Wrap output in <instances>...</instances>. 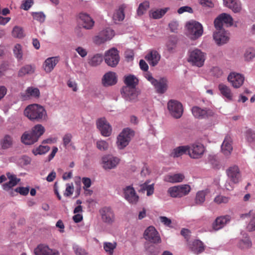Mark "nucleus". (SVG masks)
Wrapping results in <instances>:
<instances>
[{
	"label": "nucleus",
	"instance_id": "1",
	"mask_svg": "<svg viewBox=\"0 0 255 255\" xmlns=\"http://www.w3.org/2000/svg\"><path fill=\"white\" fill-rule=\"evenodd\" d=\"M24 115L30 121L40 123L46 121L47 119V112L44 107L33 104L27 106L23 112Z\"/></svg>",
	"mask_w": 255,
	"mask_h": 255
},
{
	"label": "nucleus",
	"instance_id": "2",
	"mask_svg": "<svg viewBox=\"0 0 255 255\" xmlns=\"http://www.w3.org/2000/svg\"><path fill=\"white\" fill-rule=\"evenodd\" d=\"M45 129L41 124H37L31 130L25 132L21 137L22 143L26 145H31L37 142L45 132Z\"/></svg>",
	"mask_w": 255,
	"mask_h": 255
},
{
	"label": "nucleus",
	"instance_id": "3",
	"mask_svg": "<svg viewBox=\"0 0 255 255\" xmlns=\"http://www.w3.org/2000/svg\"><path fill=\"white\" fill-rule=\"evenodd\" d=\"M7 179L8 181L2 185V188L4 191L13 195L16 192V189L14 188L16 186V175L10 172H7L5 175L0 176V184L6 181Z\"/></svg>",
	"mask_w": 255,
	"mask_h": 255
},
{
	"label": "nucleus",
	"instance_id": "4",
	"mask_svg": "<svg viewBox=\"0 0 255 255\" xmlns=\"http://www.w3.org/2000/svg\"><path fill=\"white\" fill-rule=\"evenodd\" d=\"M134 134L133 130L129 128L124 129L117 137V144L118 148L122 149L126 147Z\"/></svg>",
	"mask_w": 255,
	"mask_h": 255
},
{
	"label": "nucleus",
	"instance_id": "5",
	"mask_svg": "<svg viewBox=\"0 0 255 255\" xmlns=\"http://www.w3.org/2000/svg\"><path fill=\"white\" fill-rule=\"evenodd\" d=\"M190 190L191 187L189 185L183 184L170 187L167 192L173 198H180L188 194Z\"/></svg>",
	"mask_w": 255,
	"mask_h": 255
},
{
	"label": "nucleus",
	"instance_id": "6",
	"mask_svg": "<svg viewBox=\"0 0 255 255\" xmlns=\"http://www.w3.org/2000/svg\"><path fill=\"white\" fill-rule=\"evenodd\" d=\"M186 26L190 38L192 39L199 38L203 34L202 25L198 22L196 21H190L187 23Z\"/></svg>",
	"mask_w": 255,
	"mask_h": 255
},
{
	"label": "nucleus",
	"instance_id": "7",
	"mask_svg": "<svg viewBox=\"0 0 255 255\" xmlns=\"http://www.w3.org/2000/svg\"><path fill=\"white\" fill-rule=\"evenodd\" d=\"M167 108L170 115L175 119H179L183 114L182 105L176 100H169L167 103Z\"/></svg>",
	"mask_w": 255,
	"mask_h": 255
},
{
	"label": "nucleus",
	"instance_id": "8",
	"mask_svg": "<svg viewBox=\"0 0 255 255\" xmlns=\"http://www.w3.org/2000/svg\"><path fill=\"white\" fill-rule=\"evenodd\" d=\"M205 59L204 53L200 50L195 49L190 52L188 61L192 65L200 67L203 65Z\"/></svg>",
	"mask_w": 255,
	"mask_h": 255
},
{
	"label": "nucleus",
	"instance_id": "9",
	"mask_svg": "<svg viewBox=\"0 0 255 255\" xmlns=\"http://www.w3.org/2000/svg\"><path fill=\"white\" fill-rule=\"evenodd\" d=\"M115 35L114 31L110 28H107L100 31L99 34L94 37V42L100 45L111 40Z\"/></svg>",
	"mask_w": 255,
	"mask_h": 255
},
{
	"label": "nucleus",
	"instance_id": "10",
	"mask_svg": "<svg viewBox=\"0 0 255 255\" xmlns=\"http://www.w3.org/2000/svg\"><path fill=\"white\" fill-rule=\"evenodd\" d=\"M120 162V159L112 154H106L102 157L103 168L105 170L115 169Z\"/></svg>",
	"mask_w": 255,
	"mask_h": 255
},
{
	"label": "nucleus",
	"instance_id": "11",
	"mask_svg": "<svg viewBox=\"0 0 255 255\" xmlns=\"http://www.w3.org/2000/svg\"><path fill=\"white\" fill-rule=\"evenodd\" d=\"M120 56L119 51L115 48L109 50L105 55V62L111 67H115L119 63Z\"/></svg>",
	"mask_w": 255,
	"mask_h": 255
},
{
	"label": "nucleus",
	"instance_id": "12",
	"mask_svg": "<svg viewBox=\"0 0 255 255\" xmlns=\"http://www.w3.org/2000/svg\"><path fill=\"white\" fill-rule=\"evenodd\" d=\"M191 111L193 116L198 119H208L215 115L214 112L209 108L202 109L198 106H194Z\"/></svg>",
	"mask_w": 255,
	"mask_h": 255
},
{
	"label": "nucleus",
	"instance_id": "13",
	"mask_svg": "<svg viewBox=\"0 0 255 255\" xmlns=\"http://www.w3.org/2000/svg\"><path fill=\"white\" fill-rule=\"evenodd\" d=\"M144 238L149 242L158 244L161 242L160 237L155 228L153 226L148 227L144 233Z\"/></svg>",
	"mask_w": 255,
	"mask_h": 255
},
{
	"label": "nucleus",
	"instance_id": "14",
	"mask_svg": "<svg viewBox=\"0 0 255 255\" xmlns=\"http://www.w3.org/2000/svg\"><path fill=\"white\" fill-rule=\"evenodd\" d=\"M97 127L101 134L105 137L109 136L112 133V127L105 118H100L97 121Z\"/></svg>",
	"mask_w": 255,
	"mask_h": 255
},
{
	"label": "nucleus",
	"instance_id": "15",
	"mask_svg": "<svg viewBox=\"0 0 255 255\" xmlns=\"http://www.w3.org/2000/svg\"><path fill=\"white\" fill-rule=\"evenodd\" d=\"M102 221L109 225L113 224L115 221V216L113 210L110 207H105L100 211Z\"/></svg>",
	"mask_w": 255,
	"mask_h": 255
},
{
	"label": "nucleus",
	"instance_id": "16",
	"mask_svg": "<svg viewBox=\"0 0 255 255\" xmlns=\"http://www.w3.org/2000/svg\"><path fill=\"white\" fill-rule=\"evenodd\" d=\"M227 174L230 181L234 184L238 183L241 180V175L238 166L234 165L227 170Z\"/></svg>",
	"mask_w": 255,
	"mask_h": 255
},
{
	"label": "nucleus",
	"instance_id": "17",
	"mask_svg": "<svg viewBox=\"0 0 255 255\" xmlns=\"http://www.w3.org/2000/svg\"><path fill=\"white\" fill-rule=\"evenodd\" d=\"M204 152V147L201 144H193L189 146L188 154L192 158H200Z\"/></svg>",
	"mask_w": 255,
	"mask_h": 255
},
{
	"label": "nucleus",
	"instance_id": "18",
	"mask_svg": "<svg viewBox=\"0 0 255 255\" xmlns=\"http://www.w3.org/2000/svg\"><path fill=\"white\" fill-rule=\"evenodd\" d=\"M124 193L125 199L129 203L136 204L138 202L139 197L136 194L134 188L131 186L126 187L124 189Z\"/></svg>",
	"mask_w": 255,
	"mask_h": 255
},
{
	"label": "nucleus",
	"instance_id": "19",
	"mask_svg": "<svg viewBox=\"0 0 255 255\" xmlns=\"http://www.w3.org/2000/svg\"><path fill=\"white\" fill-rule=\"evenodd\" d=\"M244 79L242 75L235 72L230 73L228 77L229 82L235 88H240L243 85Z\"/></svg>",
	"mask_w": 255,
	"mask_h": 255
},
{
	"label": "nucleus",
	"instance_id": "20",
	"mask_svg": "<svg viewBox=\"0 0 255 255\" xmlns=\"http://www.w3.org/2000/svg\"><path fill=\"white\" fill-rule=\"evenodd\" d=\"M213 38L217 45H221L228 41L229 37L227 31L221 30L215 31L213 34Z\"/></svg>",
	"mask_w": 255,
	"mask_h": 255
},
{
	"label": "nucleus",
	"instance_id": "21",
	"mask_svg": "<svg viewBox=\"0 0 255 255\" xmlns=\"http://www.w3.org/2000/svg\"><path fill=\"white\" fill-rule=\"evenodd\" d=\"M35 255H59V253L56 250L50 249L48 246L40 245L34 249Z\"/></svg>",
	"mask_w": 255,
	"mask_h": 255
},
{
	"label": "nucleus",
	"instance_id": "22",
	"mask_svg": "<svg viewBox=\"0 0 255 255\" xmlns=\"http://www.w3.org/2000/svg\"><path fill=\"white\" fill-rule=\"evenodd\" d=\"M127 7L125 4L120 5L118 8L115 9L113 14L112 19L115 23H119L122 21L125 17L124 10Z\"/></svg>",
	"mask_w": 255,
	"mask_h": 255
},
{
	"label": "nucleus",
	"instance_id": "23",
	"mask_svg": "<svg viewBox=\"0 0 255 255\" xmlns=\"http://www.w3.org/2000/svg\"><path fill=\"white\" fill-rule=\"evenodd\" d=\"M122 94L126 100L132 101L136 99L137 94L135 88L124 87L122 89Z\"/></svg>",
	"mask_w": 255,
	"mask_h": 255
},
{
	"label": "nucleus",
	"instance_id": "24",
	"mask_svg": "<svg viewBox=\"0 0 255 255\" xmlns=\"http://www.w3.org/2000/svg\"><path fill=\"white\" fill-rule=\"evenodd\" d=\"M79 19L83 28L85 29H90L94 25L95 22L93 19L85 13H80Z\"/></svg>",
	"mask_w": 255,
	"mask_h": 255
},
{
	"label": "nucleus",
	"instance_id": "25",
	"mask_svg": "<svg viewBox=\"0 0 255 255\" xmlns=\"http://www.w3.org/2000/svg\"><path fill=\"white\" fill-rule=\"evenodd\" d=\"M160 58V55L156 50L151 51L145 57L149 64L153 67L157 65Z\"/></svg>",
	"mask_w": 255,
	"mask_h": 255
},
{
	"label": "nucleus",
	"instance_id": "26",
	"mask_svg": "<svg viewBox=\"0 0 255 255\" xmlns=\"http://www.w3.org/2000/svg\"><path fill=\"white\" fill-rule=\"evenodd\" d=\"M167 80L166 78H162L159 80H156L152 85L154 86L157 93L162 94L167 90Z\"/></svg>",
	"mask_w": 255,
	"mask_h": 255
},
{
	"label": "nucleus",
	"instance_id": "27",
	"mask_svg": "<svg viewBox=\"0 0 255 255\" xmlns=\"http://www.w3.org/2000/svg\"><path fill=\"white\" fill-rule=\"evenodd\" d=\"M230 220L231 217L229 215L218 217L213 223V228L215 230H220L224 227Z\"/></svg>",
	"mask_w": 255,
	"mask_h": 255
},
{
	"label": "nucleus",
	"instance_id": "28",
	"mask_svg": "<svg viewBox=\"0 0 255 255\" xmlns=\"http://www.w3.org/2000/svg\"><path fill=\"white\" fill-rule=\"evenodd\" d=\"M117 82L116 73L113 72L106 73L102 79V83L104 86L114 85L117 83Z\"/></svg>",
	"mask_w": 255,
	"mask_h": 255
},
{
	"label": "nucleus",
	"instance_id": "29",
	"mask_svg": "<svg viewBox=\"0 0 255 255\" xmlns=\"http://www.w3.org/2000/svg\"><path fill=\"white\" fill-rule=\"evenodd\" d=\"M59 60L58 57H52L46 59L43 64V68L45 72H50L58 63Z\"/></svg>",
	"mask_w": 255,
	"mask_h": 255
},
{
	"label": "nucleus",
	"instance_id": "30",
	"mask_svg": "<svg viewBox=\"0 0 255 255\" xmlns=\"http://www.w3.org/2000/svg\"><path fill=\"white\" fill-rule=\"evenodd\" d=\"M221 150L225 155H229L233 150L232 139L230 136L227 135L223 142L221 146Z\"/></svg>",
	"mask_w": 255,
	"mask_h": 255
},
{
	"label": "nucleus",
	"instance_id": "31",
	"mask_svg": "<svg viewBox=\"0 0 255 255\" xmlns=\"http://www.w3.org/2000/svg\"><path fill=\"white\" fill-rule=\"evenodd\" d=\"M189 146L188 145L180 146L174 148L170 153V156L174 157H179L187 152L188 153Z\"/></svg>",
	"mask_w": 255,
	"mask_h": 255
},
{
	"label": "nucleus",
	"instance_id": "32",
	"mask_svg": "<svg viewBox=\"0 0 255 255\" xmlns=\"http://www.w3.org/2000/svg\"><path fill=\"white\" fill-rule=\"evenodd\" d=\"M35 67L34 65L27 64L22 66L18 71V76L23 77L27 75H31L34 73Z\"/></svg>",
	"mask_w": 255,
	"mask_h": 255
},
{
	"label": "nucleus",
	"instance_id": "33",
	"mask_svg": "<svg viewBox=\"0 0 255 255\" xmlns=\"http://www.w3.org/2000/svg\"><path fill=\"white\" fill-rule=\"evenodd\" d=\"M185 176L182 173H177L173 174H168L165 176L164 180L170 183H177L182 182Z\"/></svg>",
	"mask_w": 255,
	"mask_h": 255
},
{
	"label": "nucleus",
	"instance_id": "34",
	"mask_svg": "<svg viewBox=\"0 0 255 255\" xmlns=\"http://www.w3.org/2000/svg\"><path fill=\"white\" fill-rule=\"evenodd\" d=\"M218 88L223 96L229 100H232L233 94L230 88L228 86L221 83L219 85Z\"/></svg>",
	"mask_w": 255,
	"mask_h": 255
},
{
	"label": "nucleus",
	"instance_id": "35",
	"mask_svg": "<svg viewBox=\"0 0 255 255\" xmlns=\"http://www.w3.org/2000/svg\"><path fill=\"white\" fill-rule=\"evenodd\" d=\"M149 180L146 181L144 183L140 185V190L142 192L146 191V195L147 196H151L154 193V184H149Z\"/></svg>",
	"mask_w": 255,
	"mask_h": 255
},
{
	"label": "nucleus",
	"instance_id": "36",
	"mask_svg": "<svg viewBox=\"0 0 255 255\" xmlns=\"http://www.w3.org/2000/svg\"><path fill=\"white\" fill-rule=\"evenodd\" d=\"M191 251L194 254L198 255L204 251V247L202 242L199 240H195L193 242Z\"/></svg>",
	"mask_w": 255,
	"mask_h": 255
},
{
	"label": "nucleus",
	"instance_id": "37",
	"mask_svg": "<svg viewBox=\"0 0 255 255\" xmlns=\"http://www.w3.org/2000/svg\"><path fill=\"white\" fill-rule=\"evenodd\" d=\"M124 82L126 85V87L135 88L138 84V80L134 75H129L125 76Z\"/></svg>",
	"mask_w": 255,
	"mask_h": 255
},
{
	"label": "nucleus",
	"instance_id": "38",
	"mask_svg": "<svg viewBox=\"0 0 255 255\" xmlns=\"http://www.w3.org/2000/svg\"><path fill=\"white\" fill-rule=\"evenodd\" d=\"M103 56L100 54H96L92 57L89 59V64L93 67L97 66L101 64L103 61Z\"/></svg>",
	"mask_w": 255,
	"mask_h": 255
},
{
	"label": "nucleus",
	"instance_id": "39",
	"mask_svg": "<svg viewBox=\"0 0 255 255\" xmlns=\"http://www.w3.org/2000/svg\"><path fill=\"white\" fill-rule=\"evenodd\" d=\"M252 246V242L249 237H246L243 239H241L238 243V246L239 248L246 250L251 248Z\"/></svg>",
	"mask_w": 255,
	"mask_h": 255
},
{
	"label": "nucleus",
	"instance_id": "40",
	"mask_svg": "<svg viewBox=\"0 0 255 255\" xmlns=\"http://www.w3.org/2000/svg\"><path fill=\"white\" fill-rule=\"evenodd\" d=\"M117 243L113 242H104L103 243V248L105 251L109 255H113L114 250L117 248Z\"/></svg>",
	"mask_w": 255,
	"mask_h": 255
},
{
	"label": "nucleus",
	"instance_id": "41",
	"mask_svg": "<svg viewBox=\"0 0 255 255\" xmlns=\"http://www.w3.org/2000/svg\"><path fill=\"white\" fill-rule=\"evenodd\" d=\"M169 8L166 7L162 9H156L150 12V15L154 19H159L162 17L168 10Z\"/></svg>",
	"mask_w": 255,
	"mask_h": 255
},
{
	"label": "nucleus",
	"instance_id": "42",
	"mask_svg": "<svg viewBox=\"0 0 255 255\" xmlns=\"http://www.w3.org/2000/svg\"><path fill=\"white\" fill-rule=\"evenodd\" d=\"M50 148L48 145H39L38 147L34 148L32 150V152L34 155H42L47 152Z\"/></svg>",
	"mask_w": 255,
	"mask_h": 255
},
{
	"label": "nucleus",
	"instance_id": "43",
	"mask_svg": "<svg viewBox=\"0 0 255 255\" xmlns=\"http://www.w3.org/2000/svg\"><path fill=\"white\" fill-rule=\"evenodd\" d=\"M245 136L246 140L250 143L255 142V131L249 128L247 129L245 132Z\"/></svg>",
	"mask_w": 255,
	"mask_h": 255
},
{
	"label": "nucleus",
	"instance_id": "44",
	"mask_svg": "<svg viewBox=\"0 0 255 255\" xmlns=\"http://www.w3.org/2000/svg\"><path fill=\"white\" fill-rule=\"evenodd\" d=\"M12 141L10 136L5 135L0 140V144L3 149H6L12 145Z\"/></svg>",
	"mask_w": 255,
	"mask_h": 255
},
{
	"label": "nucleus",
	"instance_id": "45",
	"mask_svg": "<svg viewBox=\"0 0 255 255\" xmlns=\"http://www.w3.org/2000/svg\"><path fill=\"white\" fill-rule=\"evenodd\" d=\"M249 216L252 217L249 226L251 227V229L252 231H255V211L251 210L249 213L242 214L241 217L245 218Z\"/></svg>",
	"mask_w": 255,
	"mask_h": 255
},
{
	"label": "nucleus",
	"instance_id": "46",
	"mask_svg": "<svg viewBox=\"0 0 255 255\" xmlns=\"http://www.w3.org/2000/svg\"><path fill=\"white\" fill-rule=\"evenodd\" d=\"M221 19L223 23L227 25L231 26L233 25V19L232 17L229 14L223 13L219 15V18Z\"/></svg>",
	"mask_w": 255,
	"mask_h": 255
},
{
	"label": "nucleus",
	"instance_id": "47",
	"mask_svg": "<svg viewBox=\"0 0 255 255\" xmlns=\"http://www.w3.org/2000/svg\"><path fill=\"white\" fill-rule=\"evenodd\" d=\"M227 7L232 9L235 13L240 12L242 9L241 3L239 0L232 2V4H228Z\"/></svg>",
	"mask_w": 255,
	"mask_h": 255
},
{
	"label": "nucleus",
	"instance_id": "48",
	"mask_svg": "<svg viewBox=\"0 0 255 255\" xmlns=\"http://www.w3.org/2000/svg\"><path fill=\"white\" fill-rule=\"evenodd\" d=\"M149 7V3L148 1H144L141 3L137 9V14L139 16L143 15Z\"/></svg>",
	"mask_w": 255,
	"mask_h": 255
},
{
	"label": "nucleus",
	"instance_id": "49",
	"mask_svg": "<svg viewBox=\"0 0 255 255\" xmlns=\"http://www.w3.org/2000/svg\"><path fill=\"white\" fill-rule=\"evenodd\" d=\"M26 93L28 96L35 98H38L40 96V91L37 88H28L26 90Z\"/></svg>",
	"mask_w": 255,
	"mask_h": 255
},
{
	"label": "nucleus",
	"instance_id": "50",
	"mask_svg": "<svg viewBox=\"0 0 255 255\" xmlns=\"http://www.w3.org/2000/svg\"><path fill=\"white\" fill-rule=\"evenodd\" d=\"M96 146L98 149L101 151H106L108 149L109 145L108 143L106 141L101 140L97 141Z\"/></svg>",
	"mask_w": 255,
	"mask_h": 255
},
{
	"label": "nucleus",
	"instance_id": "51",
	"mask_svg": "<svg viewBox=\"0 0 255 255\" xmlns=\"http://www.w3.org/2000/svg\"><path fill=\"white\" fill-rule=\"evenodd\" d=\"M205 193L203 191L198 192L195 198L196 204H201L203 203L205 200Z\"/></svg>",
	"mask_w": 255,
	"mask_h": 255
},
{
	"label": "nucleus",
	"instance_id": "52",
	"mask_svg": "<svg viewBox=\"0 0 255 255\" xmlns=\"http://www.w3.org/2000/svg\"><path fill=\"white\" fill-rule=\"evenodd\" d=\"M229 200L230 198L229 197L223 195H218L216 196L214 200V202L218 204H221L222 203L226 204L228 203Z\"/></svg>",
	"mask_w": 255,
	"mask_h": 255
},
{
	"label": "nucleus",
	"instance_id": "53",
	"mask_svg": "<svg viewBox=\"0 0 255 255\" xmlns=\"http://www.w3.org/2000/svg\"><path fill=\"white\" fill-rule=\"evenodd\" d=\"M30 162L31 158L26 155H23L18 159V164L21 166L29 164Z\"/></svg>",
	"mask_w": 255,
	"mask_h": 255
},
{
	"label": "nucleus",
	"instance_id": "54",
	"mask_svg": "<svg viewBox=\"0 0 255 255\" xmlns=\"http://www.w3.org/2000/svg\"><path fill=\"white\" fill-rule=\"evenodd\" d=\"M222 18H219V15L214 20V26L216 29V31L225 30L223 28V22L221 19Z\"/></svg>",
	"mask_w": 255,
	"mask_h": 255
},
{
	"label": "nucleus",
	"instance_id": "55",
	"mask_svg": "<svg viewBox=\"0 0 255 255\" xmlns=\"http://www.w3.org/2000/svg\"><path fill=\"white\" fill-rule=\"evenodd\" d=\"M32 15L34 19L40 22H43L45 20V16L42 12H33Z\"/></svg>",
	"mask_w": 255,
	"mask_h": 255
},
{
	"label": "nucleus",
	"instance_id": "56",
	"mask_svg": "<svg viewBox=\"0 0 255 255\" xmlns=\"http://www.w3.org/2000/svg\"><path fill=\"white\" fill-rule=\"evenodd\" d=\"M255 57V50L253 48L248 49L245 53V57L247 60H250Z\"/></svg>",
	"mask_w": 255,
	"mask_h": 255
},
{
	"label": "nucleus",
	"instance_id": "57",
	"mask_svg": "<svg viewBox=\"0 0 255 255\" xmlns=\"http://www.w3.org/2000/svg\"><path fill=\"white\" fill-rule=\"evenodd\" d=\"M72 138V135L70 133H66L63 136V144L65 147H67L69 144L71 142Z\"/></svg>",
	"mask_w": 255,
	"mask_h": 255
},
{
	"label": "nucleus",
	"instance_id": "58",
	"mask_svg": "<svg viewBox=\"0 0 255 255\" xmlns=\"http://www.w3.org/2000/svg\"><path fill=\"white\" fill-rule=\"evenodd\" d=\"M33 4V0H25L23 1L20 8L25 10H28Z\"/></svg>",
	"mask_w": 255,
	"mask_h": 255
},
{
	"label": "nucleus",
	"instance_id": "59",
	"mask_svg": "<svg viewBox=\"0 0 255 255\" xmlns=\"http://www.w3.org/2000/svg\"><path fill=\"white\" fill-rule=\"evenodd\" d=\"M73 191L74 187L73 184H67L64 195L67 197L70 196L73 194Z\"/></svg>",
	"mask_w": 255,
	"mask_h": 255
},
{
	"label": "nucleus",
	"instance_id": "60",
	"mask_svg": "<svg viewBox=\"0 0 255 255\" xmlns=\"http://www.w3.org/2000/svg\"><path fill=\"white\" fill-rule=\"evenodd\" d=\"M176 42L174 40L171 39L169 40L166 44V47L168 51L169 52H172L176 47Z\"/></svg>",
	"mask_w": 255,
	"mask_h": 255
},
{
	"label": "nucleus",
	"instance_id": "61",
	"mask_svg": "<svg viewBox=\"0 0 255 255\" xmlns=\"http://www.w3.org/2000/svg\"><path fill=\"white\" fill-rule=\"evenodd\" d=\"M29 191V187H19L18 188H17V193H19L20 194L26 196L27 195Z\"/></svg>",
	"mask_w": 255,
	"mask_h": 255
},
{
	"label": "nucleus",
	"instance_id": "62",
	"mask_svg": "<svg viewBox=\"0 0 255 255\" xmlns=\"http://www.w3.org/2000/svg\"><path fill=\"white\" fill-rule=\"evenodd\" d=\"M82 181L84 184L83 189L87 190V188H89L91 185V179L88 177H83Z\"/></svg>",
	"mask_w": 255,
	"mask_h": 255
},
{
	"label": "nucleus",
	"instance_id": "63",
	"mask_svg": "<svg viewBox=\"0 0 255 255\" xmlns=\"http://www.w3.org/2000/svg\"><path fill=\"white\" fill-rule=\"evenodd\" d=\"M77 52L83 58L86 57L87 55V51L82 47L79 46L75 49Z\"/></svg>",
	"mask_w": 255,
	"mask_h": 255
},
{
	"label": "nucleus",
	"instance_id": "64",
	"mask_svg": "<svg viewBox=\"0 0 255 255\" xmlns=\"http://www.w3.org/2000/svg\"><path fill=\"white\" fill-rule=\"evenodd\" d=\"M75 254L77 255H87L85 250L80 247L76 246L74 248Z\"/></svg>",
	"mask_w": 255,
	"mask_h": 255
}]
</instances>
